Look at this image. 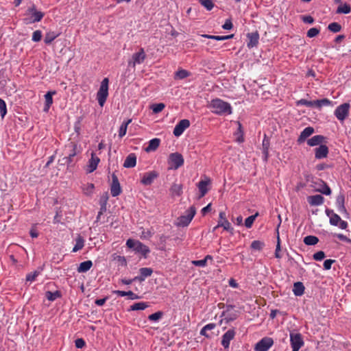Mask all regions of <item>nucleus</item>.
Masks as SVG:
<instances>
[{
    "instance_id": "f257e3e1",
    "label": "nucleus",
    "mask_w": 351,
    "mask_h": 351,
    "mask_svg": "<svg viewBox=\"0 0 351 351\" xmlns=\"http://www.w3.org/2000/svg\"><path fill=\"white\" fill-rule=\"evenodd\" d=\"M82 149L80 145L73 141L69 142L64 146V152L66 156L63 158L64 164L67 165V167H73L78 160L75 157L80 154Z\"/></svg>"
},
{
    "instance_id": "f03ea898",
    "label": "nucleus",
    "mask_w": 351,
    "mask_h": 351,
    "mask_svg": "<svg viewBox=\"0 0 351 351\" xmlns=\"http://www.w3.org/2000/svg\"><path fill=\"white\" fill-rule=\"evenodd\" d=\"M210 106L213 108L212 112L216 114H230L232 112L230 104L221 99L211 100Z\"/></svg>"
},
{
    "instance_id": "7ed1b4c3",
    "label": "nucleus",
    "mask_w": 351,
    "mask_h": 351,
    "mask_svg": "<svg viewBox=\"0 0 351 351\" xmlns=\"http://www.w3.org/2000/svg\"><path fill=\"white\" fill-rule=\"evenodd\" d=\"M126 245L129 248H133L136 252L141 254L144 258H147V254L150 252L149 248L139 241L129 239L126 241Z\"/></svg>"
},
{
    "instance_id": "20e7f679",
    "label": "nucleus",
    "mask_w": 351,
    "mask_h": 351,
    "mask_svg": "<svg viewBox=\"0 0 351 351\" xmlns=\"http://www.w3.org/2000/svg\"><path fill=\"white\" fill-rule=\"evenodd\" d=\"M326 215L330 218L329 222L330 225L339 226V228L345 230L348 228V222L343 221L341 217L336 214L332 210L326 208L325 210Z\"/></svg>"
},
{
    "instance_id": "39448f33",
    "label": "nucleus",
    "mask_w": 351,
    "mask_h": 351,
    "mask_svg": "<svg viewBox=\"0 0 351 351\" xmlns=\"http://www.w3.org/2000/svg\"><path fill=\"white\" fill-rule=\"evenodd\" d=\"M109 80L105 77L101 82L99 89L97 93V99L101 107H103L108 96Z\"/></svg>"
},
{
    "instance_id": "423d86ee",
    "label": "nucleus",
    "mask_w": 351,
    "mask_h": 351,
    "mask_svg": "<svg viewBox=\"0 0 351 351\" xmlns=\"http://www.w3.org/2000/svg\"><path fill=\"white\" fill-rule=\"evenodd\" d=\"M234 306L232 304H226V310L221 313V317H224L226 323L234 321L239 315V311L234 310Z\"/></svg>"
},
{
    "instance_id": "0eeeda50",
    "label": "nucleus",
    "mask_w": 351,
    "mask_h": 351,
    "mask_svg": "<svg viewBox=\"0 0 351 351\" xmlns=\"http://www.w3.org/2000/svg\"><path fill=\"white\" fill-rule=\"evenodd\" d=\"M196 213V208L194 206H191L187 210L186 215H182L178 218V226L185 227L187 226Z\"/></svg>"
},
{
    "instance_id": "6e6552de",
    "label": "nucleus",
    "mask_w": 351,
    "mask_h": 351,
    "mask_svg": "<svg viewBox=\"0 0 351 351\" xmlns=\"http://www.w3.org/2000/svg\"><path fill=\"white\" fill-rule=\"evenodd\" d=\"M147 56L143 48H141L138 52L132 54L131 59L128 61V67L135 69L136 64H142Z\"/></svg>"
},
{
    "instance_id": "1a4fd4ad",
    "label": "nucleus",
    "mask_w": 351,
    "mask_h": 351,
    "mask_svg": "<svg viewBox=\"0 0 351 351\" xmlns=\"http://www.w3.org/2000/svg\"><path fill=\"white\" fill-rule=\"evenodd\" d=\"M168 163L170 169H178L184 164V158L178 152L172 153L169 155Z\"/></svg>"
},
{
    "instance_id": "9d476101",
    "label": "nucleus",
    "mask_w": 351,
    "mask_h": 351,
    "mask_svg": "<svg viewBox=\"0 0 351 351\" xmlns=\"http://www.w3.org/2000/svg\"><path fill=\"white\" fill-rule=\"evenodd\" d=\"M350 104L343 103L337 107L334 112L336 118L343 122L349 115Z\"/></svg>"
},
{
    "instance_id": "9b49d317",
    "label": "nucleus",
    "mask_w": 351,
    "mask_h": 351,
    "mask_svg": "<svg viewBox=\"0 0 351 351\" xmlns=\"http://www.w3.org/2000/svg\"><path fill=\"white\" fill-rule=\"evenodd\" d=\"M274 341L271 337H263L258 341L254 347L255 351H268L273 346Z\"/></svg>"
},
{
    "instance_id": "f8f14e48",
    "label": "nucleus",
    "mask_w": 351,
    "mask_h": 351,
    "mask_svg": "<svg viewBox=\"0 0 351 351\" xmlns=\"http://www.w3.org/2000/svg\"><path fill=\"white\" fill-rule=\"evenodd\" d=\"M290 341L292 351H298L304 345V341L300 333H291Z\"/></svg>"
},
{
    "instance_id": "ddd939ff",
    "label": "nucleus",
    "mask_w": 351,
    "mask_h": 351,
    "mask_svg": "<svg viewBox=\"0 0 351 351\" xmlns=\"http://www.w3.org/2000/svg\"><path fill=\"white\" fill-rule=\"evenodd\" d=\"M27 15L32 20V22H39L43 17V12L36 10L34 5L29 7L27 10Z\"/></svg>"
},
{
    "instance_id": "4468645a",
    "label": "nucleus",
    "mask_w": 351,
    "mask_h": 351,
    "mask_svg": "<svg viewBox=\"0 0 351 351\" xmlns=\"http://www.w3.org/2000/svg\"><path fill=\"white\" fill-rule=\"evenodd\" d=\"M314 187L315 188V191L319 192L324 195H329L331 194V189L327 184V183L322 180H317V181L314 182Z\"/></svg>"
},
{
    "instance_id": "2eb2a0df",
    "label": "nucleus",
    "mask_w": 351,
    "mask_h": 351,
    "mask_svg": "<svg viewBox=\"0 0 351 351\" xmlns=\"http://www.w3.org/2000/svg\"><path fill=\"white\" fill-rule=\"evenodd\" d=\"M110 193L112 197H117L121 193V188L118 179V177L115 173L112 175V183L110 186Z\"/></svg>"
},
{
    "instance_id": "dca6fc26",
    "label": "nucleus",
    "mask_w": 351,
    "mask_h": 351,
    "mask_svg": "<svg viewBox=\"0 0 351 351\" xmlns=\"http://www.w3.org/2000/svg\"><path fill=\"white\" fill-rule=\"evenodd\" d=\"M190 126V121L188 119H182L180 120L175 126L173 129V134L174 136L178 137L180 136L184 131L187 129Z\"/></svg>"
},
{
    "instance_id": "f3484780",
    "label": "nucleus",
    "mask_w": 351,
    "mask_h": 351,
    "mask_svg": "<svg viewBox=\"0 0 351 351\" xmlns=\"http://www.w3.org/2000/svg\"><path fill=\"white\" fill-rule=\"evenodd\" d=\"M246 37L247 39V47L249 49H252L257 47L259 41V34L258 31L247 33L246 34Z\"/></svg>"
},
{
    "instance_id": "a211bd4d",
    "label": "nucleus",
    "mask_w": 351,
    "mask_h": 351,
    "mask_svg": "<svg viewBox=\"0 0 351 351\" xmlns=\"http://www.w3.org/2000/svg\"><path fill=\"white\" fill-rule=\"evenodd\" d=\"M335 204L340 213L348 215V213L345 207V195L343 193H340L337 196Z\"/></svg>"
},
{
    "instance_id": "6ab92c4d",
    "label": "nucleus",
    "mask_w": 351,
    "mask_h": 351,
    "mask_svg": "<svg viewBox=\"0 0 351 351\" xmlns=\"http://www.w3.org/2000/svg\"><path fill=\"white\" fill-rule=\"evenodd\" d=\"M235 334L236 332L234 329H230L223 335L221 339V345L223 346L224 348H229L230 341L234 339Z\"/></svg>"
},
{
    "instance_id": "aec40b11",
    "label": "nucleus",
    "mask_w": 351,
    "mask_h": 351,
    "mask_svg": "<svg viewBox=\"0 0 351 351\" xmlns=\"http://www.w3.org/2000/svg\"><path fill=\"white\" fill-rule=\"evenodd\" d=\"M158 176V173L155 171L147 172L143 175L141 182L146 186L151 185Z\"/></svg>"
},
{
    "instance_id": "412c9836",
    "label": "nucleus",
    "mask_w": 351,
    "mask_h": 351,
    "mask_svg": "<svg viewBox=\"0 0 351 351\" xmlns=\"http://www.w3.org/2000/svg\"><path fill=\"white\" fill-rule=\"evenodd\" d=\"M210 180L207 178L206 180H201L197 183V186L199 191V195L198 197L199 199H201L202 197L205 196V195L208 193V186L210 184Z\"/></svg>"
},
{
    "instance_id": "4be33fe9",
    "label": "nucleus",
    "mask_w": 351,
    "mask_h": 351,
    "mask_svg": "<svg viewBox=\"0 0 351 351\" xmlns=\"http://www.w3.org/2000/svg\"><path fill=\"white\" fill-rule=\"evenodd\" d=\"M315 132L313 127L308 126L305 128L300 133L299 137L297 139L298 144L300 145L304 143L310 136H311Z\"/></svg>"
},
{
    "instance_id": "5701e85b",
    "label": "nucleus",
    "mask_w": 351,
    "mask_h": 351,
    "mask_svg": "<svg viewBox=\"0 0 351 351\" xmlns=\"http://www.w3.org/2000/svg\"><path fill=\"white\" fill-rule=\"evenodd\" d=\"M100 162V159L97 157L95 153L91 154V158L89 159L86 171L88 173L93 172L97 167L99 162Z\"/></svg>"
},
{
    "instance_id": "b1692460",
    "label": "nucleus",
    "mask_w": 351,
    "mask_h": 351,
    "mask_svg": "<svg viewBox=\"0 0 351 351\" xmlns=\"http://www.w3.org/2000/svg\"><path fill=\"white\" fill-rule=\"evenodd\" d=\"M329 150L326 145H320L315 149V157L316 159H322L328 156Z\"/></svg>"
},
{
    "instance_id": "393cba45",
    "label": "nucleus",
    "mask_w": 351,
    "mask_h": 351,
    "mask_svg": "<svg viewBox=\"0 0 351 351\" xmlns=\"http://www.w3.org/2000/svg\"><path fill=\"white\" fill-rule=\"evenodd\" d=\"M326 137L322 135H315L306 141L307 145L310 147H314L322 145L326 143Z\"/></svg>"
},
{
    "instance_id": "a878e982",
    "label": "nucleus",
    "mask_w": 351,
    "mask_h": 351,
    "mask_svg": "<svg viewBox=\"0 0 351 351\" xmlns=\"http://www.w3.org/2000/svg\"><path fill=\"white\" fill-rule=\"evenodd\" d=\"M140 276H135L134 280H137L139 282H143L146 278L152 276L153 269L150 267H142L139 269Z\"/></svg>"
},
{
    "instance_id": "bb28decb",
    "label": "nucleus",
    "mask_w": 351,
    "mask_h": 351,
    "mask_svg": "<svg viewBox=\"0 0 351 351\" xmlns=\"http://www.w3.org/2000/svg\"><path fill=\"white\" fill-rule=\"evenodd\" d=\"M307 201L311 206H320L324 203V198L321 195H315L308 196Z\"/></svg>"
},
{
    "instance_id": "cd10ccee",
    "label": "nucleus",
    "mask_w": 351,
    "mask_h": 351,
    "mask_svg": "<svg viewBox=\"0 0 351 351\" xmlns=\"http://www.w3.org/2000/svg\"><path fill=\"white\" fill-rule=\"evenodd\" d=\"M56 93V91H48L45 95V103L43 108V111L47 112L50 108V106L53 104V95Z\"/></svg>"
},
{
    "instance_id": "c85d7f7f",
    "label": "nucleus",
    "mask_w": 351,
    "mask_h": 351,
    "mask_svg": "<svg viewBox=\"0 0 351 351\" xmlns=\"http://www.w3.org/2000/svg\"><path fill=\"white\" fill-rule=\"evenodd\" d=\"M136 165V156L135 154L132 153L130 154L125 158L123 167L125 168H132L134 167Z\"/></svg>"
},
{
    "instance_id": "c756f323",
    "label": "nucleus",
    "mask_w": 351,
    "mask_h": 351,
    "mask_svg": "<svg viewBox=\"0 0 351 351\" xmlns=\"http://www.w3.org/2000/svg\"><path fill=\"white\" fill-rule=\"evenodd\" d=\"M182 184L173 183L169 189L170 194L172 197L180 196L182 194Z\"/></svg>"
},
{
    "instance_id": "7c9ffc66",
    "label": "nucleus",
    "mask_w": 351,
    "mask_h": 351,
    "mask_svg": "<svg viewBox=\"0 0 351 351\" xmlns=\"http://www.w3.org/2000/svg\"><path fill=\"white\" fill-rule=\"evenodd\" d=\"M113 293L117 295L118 296L123 297V296H128L130 300H137L139 299L140 297L133 293L132 291H120V290H115L113 291Z\"/></svg>"
},
{
    "instance_id": "2f4dec72",
    "label": "nucleus",
    "mask_w": 351,
    "mask_h": 351,
    "mask_svg": "<svg viewBox=\"0 0 351 351\" xmlns=\"http://www.w3.org/2000/svg\"><path fill=\"white\" fill-rule=\"evenodd\" d=\"M304 286L301 282H296L293 284V292L295 296H301L304 292Z\"/></svg>"
},
{
    "instance_id": "473e14b6",
    "label": "nucleus",
    "mask_w": 351,
    "mask_h": 351,
    "mask_svg": "<svg viewBox=\"0 0 351 351\" xmlns=\"http://www.w3.org/2000/svg\"><path fill=\"white\" fill-rule=\"evenodd\" d=\"M219 227H223V230L230 232L231 234L233 233L234 229L231 226L230 223L226 219V218H224V221H219L217 226L214 228V230Z\"/></svg>"
},
{
    "instance_id": "72a5a7b5",
    "label": "nucleus",
    "mask_w": 351,
    "mask_h": 351,
    "mask_svg": "<svg viewBox=\"0 0 351 351\" xmlns=\"http://www.w3.org/2000/svg\"><path fill=\"white\" fill-rule=\"evenodd\" d=\"M160 140L158 138H153L149 141L148 146L145 149L147 152L155 151L160 145Z\"/></svg>"
},
{
    "instance_id": "f704fd0d",
    "label": "nucleus",
    "mask_w": 351,
    "mask_h": 351,
    "mask_svg": "<svg viewBox=\"0 0 351 351\" xmlns=\"http://www.w3.org/2000/svg\"><path fill=\"white\" fill-rule=\"evenodd\" d=\"M60 32H49L45 34L44 42L45 44H51L59 35Z\"/></svg>"
},
{
    "instance_id": "c9c22d12",
    "label": "nucleus",
    "mask_w": 351,
    "mask_h": 351,
    "mask_svg": "<svg viewBox=\"0 0 351 351\" xmlns=\"http://www.w3.org/2000/svg\"><path fill=\"white\" fill-rule=\"evenodd\" d=\"M93 266V262L90 260L81 263L77 268L79 273H84L88 271Z\"/></svg>"
},
{
    "instance_id": "e433bc0d",
    "label": "nucleus",
    "mask_w": 351,
    "mask_h": 351,
    "mask_svg": "<svg viewBox=\"0 0 351 351\" xmlns=\"http://www.w3.org/2000/svg\"><path fill=\"white\" fill-rule=\"evenodd\" d=\"M149 305L147 302H141L138 303H135L130 306V308L128 309V311H142L145 310L146 308H147Z\"/></svg>"
},
{
    "instance_id": "4c0bfd02",
    "label": "nucleus",
    "mask_w": 351,
    "mask_h": 351,
    "mask_svg": "<svg viewBox=\"0 0 351 351\" xmlns=\"http://www.w3.org/2000/svg\"><path fill=\"white\" fill-rule=\"evenodd\" d=\"M45 297L49 301H54L56 299L61 298L62 293L60 291H56L54 292L48 291L45 293Z\"/></svg>"
},
{
    "instance_id": "58836bf2",
    "label": "nucleus",
    "mask_w": 351,
    "mask_h": 351,
    "mask_svg": "<svg viewBox=\"0 0 351 351\" xmlns=\"http://www.w3.org/2000/svg\"><path fill=\"white\" fill-rule=\"evenodd\" d=\"M131 119H128L121 123L119 130V136L120 138H123L125 135L128 125L131 123Z\"/></svg>"
},
{
    "instance_id": "ea45409f",
    "label": "nucleus",
    "mask_w": 351,
    "mask_h": 351,
    "mask_svg": "<svg viewBox=\"0 0 351 351\" xmlns=\"http://www.w3.org/2000/svg\"><path fill=\"white\" fill-rule=\"evenodd\" d=\"M319 242V239L316 236L308 235L304 238V243L306 245H314Z\"/></svg>"
},
{
    "instance_id": "a19ab883",
    "label": "nucleus",
    "mask_w": 351,
    "mask_h": 351,
    "mask_svg": "<svg viewBox=\"0 0 351 351\" xmlns=\"http://www.w3.org/2000/svg\"><path fill=\"white\" fill-rule=\"evenodd\" d=\"M190 72L185 69H179L175 73V79L182 80L190 75Z\"/></svg>"
},
{
    "instance_id": "79ce46f5",
    "label": "nucleus",
    "mask_w": 351,
    "mask_h": 351,
    "mask_svg": "<svg viewBox=\"0 0 351 351\" xmlns=\"http://www.w3.org/2000/svg\"><path fill=\"white\" fill-rule=\"evenodd\" d=\"M314 106L320 108L324 106H328L331 104V101H330L327 98H324L322 99H317L313 101Z\"/></svg>"
},
{
    "instance_id": "37998d69",
    "label": "nucleus",
    "mask_w": 351,
    "mask_h": 351,
    "mask_svg": "<svg viewBox=\"0 0 351 351\" xmlns=\"http://www.w3.org/2000/svg\"><path fill=\"white\" fill-rule=\"evenodd\" d=\"M250 247L252 250L261 251L265 247V243L263 241L255 240L252 242Z\"/></svg>"
},
{
    "instance_id": "c03bdc74",
    "label": "nucleus",
    "mask_w": 351,
    "mask_h": 351,
    "mask_svg": "<svg viewBox=\"0 0 351 351\" xmlns=\"http://www.w3.org/2000/svg\"><path fill=\"white\" fill-rule=\"evenodd\" d=\"M84 245V240L82 237H79L76 239V243L74 245L72 252H76L79 251L80 250L82 249Z\"/></svg>"
},
{
    "instance_id": "a18cd8bd",
    "label": "nucleus",
    "mask_w": 351,
    "mask_h": 351,
    "mask_svg": "<svg viewBox=\"0 0 351 351\" xmlns=\"http://www.w3.org/2000/svg\"><path fill=\"white\" fill-rule=\"evenodd\" d=\"M94 189L95 186L92 183H88L82 186L83 193L86 195H90L91 194H93Z\"/></svg>"
},
{
    "instance_id": "49530a36",
    "label": "nucleus",
    "mask_w": 351,
    "mask_h": 351,
    "mask_svg": "<svg viewBox=\"0 0 351 351\" xmlns=\"http://www.w3.org/2000/svg\"><path fill=\"white\" fill-rule=\"evenodd\" d=\"M258 216V213L256 212L254 215H251V216L248 217L247 218H246L245 220V226L247 228H250L252 226L256 218Z\"/></svg>"
},
{
    "instance_id": "de8ad7c7",
    "label": "nucleus",
    "mask_w": 351,
    "mask_h": 351,
    "mask_svg": "<svg viewBox=\"0 0 351 351\" xmlns=\"http://www.w3.org/2000/svg\"><path fill=\"white\" fill-rule=\"evenodd\" d=\"M203 36L214 39L216 40H225L228 39L232 38L234 37V34H230L227 36H210V35H203Z\"/></svg>"
},
{
    "instance_id": "09e8293b",
    "label": "nucleus",
    "mask_w": 351,
    "mask_h": 351,
    "mask_svg": "<svg viewBox=\"0 0 351 351\" xmlns=\"http://www.w3.org/2000/svg\"><path fill=\"white\" fill-rule=\"evenodd\" d=\"M163 314L164 313L162 311H157V312L149 315L148 319L150 321L157 322L162 317Z\"/></svg>"
},
{
    "instance_id": "8fccbe9b",
    "label": "nucleus",
    "mask_w": 351,
    "mask_h": 351,
    "mask_svg": "<svg viewBox=\"0 0 351 351\" xmlns=\"http://www.w3.org/2000/svg\"><path fill=\"white\" fill-rule=\"evenodd\" d=\"M350 5L345 3L343 5H341L337 8L338 13L348 14L350 12Z\"/></svg>"
},
{
    "instance_id": "3c124183",
    "label": "nucleus",
    "mask_w": 351,
    "mask_h": 351,
    "mask_svg": "<svg viewBox=\"0 0 351 351\" xmlns=\"http://www.w3.org/2000/svg\"><path fill=\"white\" fill-rule=\"evenodd\" d=\"M0 114L2 119L7 114V106L5 101L0 98Z\"/></svg>"
},
{
    "instance_id": "603ef678",
    "label": "nucleus",
    "mask_w": 351,
    "mask_h": 351,
    "mask_svg": "<svg viewBox=\"0 0 351 351\" xmlns=\"http://www.w3.org/2000/svg\"><path fill=\"white\" fill-rule=\"evenodd\" d=\"M165 105L163 103H159L153 104L151 108L154 113H159L165 108Z\"/></svg>"
},
{
    "instance_id": "864d4df0",
    "label": "nucleus",
    "mask_w": 351,
    "mask_h": 351,
    "mask_svg": "<svg viewBox=\"0 0 351 351\" xmlns=\"http://www.w3.org/2000/svg\"><path fill=\"white\" fill-rule=\"evenodd\" d=\"M199 2L204 6L208 10H211L214 6L212 0H198Z\"/></svg>"
},
{
    "instance_id": "5fc2aeb1",
    "label": "nucleus",
    "mask_w": 351,
    "mask_h": 351,
    "mask_svg": "<svg viewBox=\"0 0 351 351\" xmlns=\"http://www.w3.org/2000/svg\"><path fill=\"white\" fill-rule=\"evenodd\" d=\"M319 32H320L319 28L312 27L308 30L306 35L309 38H313V37H315L316 36H317L319 34Z\"/></svg>"
},
{
    "instance_id": "6e6d98bb",
    "label": "nucleus",
    "mask_w": 351,
    "mask_h": 351,
    "mask_svg": "<svg viewBox=\"0 0 351 351\" xmlns=\"http://www.w3.org/2000/svg\"><path fill=\"white\" fill-rule=\"evenodd\" d=\"M296 104H297V106L302 105V106H305L307 107H313L314 106L313 101H308L305 99H301L298 100L296 102Z\"/></svg>"
},
{
    "instance_id": "4d7b16f0",
    "label": "nucleus",
    "mask_w": 351,
    "mask_h": 351,
    "mask_svg": "<svg viewBox=\"0 0 351 351\" xmlns=\"http://www.w3.org/2000/svg\"><path fill=\"white\" fill-rule=\"evenodd\" d=\"M328 29L334 33H337L341 29V26L339 23H330Z\"/></svg>"
},
{
    "instance_id": "13d9d810",
    "label": "nucleus",
    "mask_w": 351,
    "mask_h": 351,
    "mask_svg": "<svg viewBox=\"0 0 351 351\" xmlns=\"http://www.w3.org/2000/svg\"><path fill=\"white\" fill-rule=\"evenodd\" d=\"M40 274V271H34L27 274L26 280L33 282L36 280V277Z\"/></svg>"
},
{
    "instance_id": "bf43d9fd",
    "label": "nucleus",
    "mask_w": 351,
    "mask_h": 351,
    "mask_svg": "<svg viewBox=\"0 0 351 351\" xmlns=\"http://www.w3.org/2000/svg\"><path fill=\"white\" fill-rule=\"evenodd\" d=\"M243 132L242 125L240 122H238V129H237V132L236 134H240V136H238V138H237V141L239 143H242L244 141L243 137Z\"/></svg>"
},
{
    "instance_id": "052dcab7",
    "label": "nucleus",
    "mask_w": 351,
    "mask_h": 351,
    "mask_svg": "<svg viewBox=\"0 0 351 351\" xmlns=\"http://www.w3.org/2000/svg\"><path fill=\"white\" fill-rule=\"evenodd\" d=\"M280 239L279 234H278V236H277V244H276V250H275V257L276 258H281V255L280 254Z\"/></svg>"
},
{
    "instance_id": "680f3d73",
    "label": "nucleus",
    "mask_w": 351,
    "mask_h": 351,
    "mask_svg": "<svg viewBox=\"0 0 351 351\" xmlns=\"http://www.w3.org/2000/svg\"><path fill=\"white\" fill-rule=\"evenodd\" d=\"M325 253L323 251H318L315 253L313 256V258L315 261H319L323 260L325 258Z\"/></svg>"
},
{
    "instance_id": "e2e57ef3",
    "label": "nucleus",
    "mask_w": 351,
    "mask_h": 351,
    "mask_svg": "<svg viewBox=\"0 0 351 351\" xmlns=\"http://www.w3.org/2000/svg\"><path fill=\"white\" fill-rule=\"evenodd\" d=\"M333 236L338 238L340 241H344V242H346L348 243H351V239L343 234L335 233L333 234Z\"/></svg>"
},
{
    "instance_id": "0e129e2a",
    "label": "nucleus",
    "mask_w": 351,
    "mask_h": 351,
    "mask_svg": "<svg viewBox=\"0 0 351 351\" xmlns=\"http://www.w3.org/2000/svg\"><path fill=\"white\" fill-rule=\"evenodd\" d=\"M42 38V32L40 30H36L33 33L32 40L34 42H38Z\"/></svg>"
},
{
    "instance_id": "69168bd1",
    "label": "nucleus",
    "mask_w": 351,
    "mask_h": 351,
    "mask_svg": "<svg viewBox=\"0 0 351 351\" xmlns=\"http://www.w3.org/2000/svg\"><path fill=\"white\" fill-rule=\"evenodd\" d=\"M75 346L77 348H83L86 346V342L82 338H78L75 341Z\"/></svg>"
},
{
    "instance_id": "338daca9",
    "label": "nucleus",
    "mask_w": 351,
    "mask_h": 351,
    "mask_svg": "<svg viewBox=\"0 0 351 351\" xmlns=\"http://www.w3.org/2000/svg\"><path fill=\"white\" fill-rule=\"evenodd\" d=\"M335 262V260L332 259H327L324 262V268L326 270H329L331 269V265L332 263Z\"/></svg>"
},
{
    "instance_id": "774afa93",
    "label": "nucleus",
    "mask_w": 351,
    "mask_h": 351,
    "mask_svg": "<svg viewBox=\"0 0 351 351\" xmlns=\"http://www.w3.org/2000/svg\"><path fill=\"white\" fill-rule=\"evenodd\" d=\"M192 264L197 267H205L206 265V260L202 259V260H197V261H193Z\"/></svg>"
}]
</instances>
